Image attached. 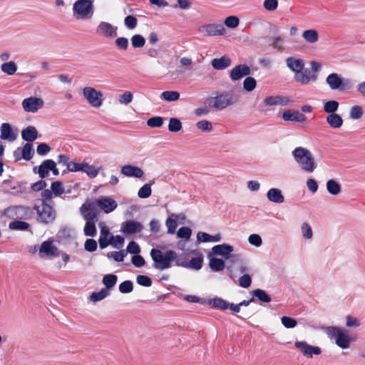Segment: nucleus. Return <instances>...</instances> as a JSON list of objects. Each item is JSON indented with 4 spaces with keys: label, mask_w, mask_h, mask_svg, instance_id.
Listing matches in <instances>:
<instances>
[{
    "label": "nucleus",
    "mask_w": 365,
    "mask_h": 365,
    "mask_svg": "<svg viewBox=\"0 0 365 365\" xmlns=\"http://www.w3.org/2000/svg\"><path fill=\"white\" fill-rule=\"evenodd\" d=\"M150 256L154 262V267L164 270L171 267V262L177 261V253L173 250H167L163 252L158 249L153 248L150 251Z\"/></svg>",
    "instance_id": "nucleus-1"
},
{
    "label": "nucleus",
    "mask_w": 365,
    "mask_h": 365,
    "mask_svg": "<svg viewBox=\"0 0 365 365\" xmlns=\"http://www.w3.org/2000/svg\"><path fill=\"white\" fill-rule=\"evenodd\" d=\"M325 333L331 340H334L339 348L346 349L349 347L351 338L345 329L336 326H329L326 328Z\"/></svg>",
    "instance_id": "nucleus-2"
},
{
    "label": "nucleus",
    "mask_w": 365,
    "mask_h": 365,
    "mask_svg": "<svg viewBox=\"0 0 365 365\" xmlns=\"http://www.w3.org/2000/svg\"><path fill=\"white\" fill-rule=\"evenodd\" d=\"M292 155L303 170L312 173L316 168L314 159L307 148L297 147L292 151Z\"/></svg>",
    "instance_id": "nucleus-3"
},
{
    "label": "nucleus",
    "mask_w": 365,
    "mask_h": 365,
    "mask_svg": "<svg viewBox=\"0 0 365 365\" xmlns=\"http://www.w3.org/2000/svg\"><path fill=\"white\" fill-rule=\"evenodd\" d=\"M93 13V2L90 0H77L73 5V16L77 19H90Z\"/></svg>",
    "instance_id": "nucleus-4"
},
{
    "label": "nucleus",
    "mask_w": 365,
    "mask_h": 365,
    "mask_svg": "<svg viewBox=\"0 0 365 365\" xmlns=\"http://www.w3.org/2000/svg\"><path fill=\"white\" fill-rule=\"evenodd\" d=\"M34 210H36V220L43 225L53 223L56 218V212L53 205L48 203L35 205Z\"/></svg>",
    "instance_id": "nucleus-5"
},
{
    "label": "nucleus",
    "mask_w": 365,
    "mask_h": 365,
    "mask_svg": "<svg viewBox=\"0 0 365 365\" xmlns=\"http://www.w3.org/2000/svg\"><path fill=\"white\" fill-rule=\"evenodd\" d=\"M208 101L213 103L212 108L217 110H220L236 103L237 98H235L232 94L223 91L217 92L215 97L209 98Z\"/></svg>",
    "instance_id": "nucleus-6"
},
{
    "label": "nucleus",
    "mask_w": 365,
    "mask_h": 365,
    "mask_svg": "<svg viewBox=\"0 0 365 365\" xmlns=\"http://www.w3.org/2000/svg\"><path fill=\"white\" fill-rule=\"evenodd\" d=\"M83 96L88 103L94 107L99 108L103 104V93L93 87L86 86L83 88Z\"/></svg>",
    "instance_id": "nucleus-7"
},
{
    "label": "nucleus",
    "mask_w": 365,
    "mask_h": 365,
    "mask_svg": "<svg viewBox=\"0 0 365 365\" xmlns=\"http://www.w3.org/2000/svg\"><path fill=\"white\" fill-rule=\"evenodd\" d=\"M326 83L331 90L343 91L350 85L349 79L342 78L337 73H331L326 78Z\"/></svg>",
    "instance_id": "nucleus-8"
},
{
    "label": "nucleus",
    "mask_w": 365,
    "mask_h": 365,
    "mask_svg": "<svg viewBox=\"0 0 365 365\" xmlns=\"http://www.w3.org/2000/svg\"><path fill=\"white\" fill-rule=\"evenodd\" d=\"M6 213L10 217L20 220H29L34 214L31 207L24 205L11 206L6 209Z\"/></svg>",
    "instance_id": "nucleus-9"
},
{
    "label": "nucleus",
    "mask_w": 365,
    "mask_h": 365,
    "mask_svg": "<svg viewBox=\"0 0 365 365\" xmlns=\"http://www.w3.org/2000/svg\"><path fill=\"white\" fill-rule=\"evenodd\" d=\"M80 213L86 221H98V211L94 201L87 200L80 207Z\"/></svg>",
    "instance_id": "nucleus-10"
},
{
    "label": "nucleus",
    "mask_w": 365,
    "mask_h": 365,
    "mask_svg": "<svg viewBox=\"0 0 365 365\" xmlns=\"http://www.w3.org/2000/svg\"><path fill=\"white\" fill-rule=\"evenodd\" d=\"M233 250L232 245L225 243L215 245L212 248V252L214 255L222 256L225 259H230L231 262L235 263L239 260V255H232Z\"/></svg>",
    "instance_id": "nucleus-11"
},
{
    "label": "nucleus",
    "mask_w": 365,
    "mask_h": 365,
    "mask_svg": "<svg viewBox=\"0 0 365 365\" xmlns=\"http://www.w3.org/2000/svg\"><path fill=\"white\" fill-rule=\"evenodd\" d=\"M203 255L197 252V256L192 257L189 262L182 259L180 257L175 262V265L193 270H200L203 264Z\"/></svg>",
    "instance_id": "nucleus-12"
},
{
    "label": "nucleus",
    "mask_w": 365,
    "mask_h": 365,
    "mask_svg": "<svg viewBox=\"0 0 365 365\" xmlns=\"http://www.w3.org/2000/svg\"><path fill=\"white\" fill-rule=\"evenodd\" d=\"M143 230L141 222L135 220H127L122 223L120 231L126 236L140 233Z\"/></svg>",
    "instance_id": "nucleus-13"
},
{
    "label": "nucleus",
    "mask_w": 365,
    "mask_h": 365,
    "mask_svg": "<svg viewBox=\"0 0 365 365\" xmlns=\"http://www.w3.org/2000/svg\"><path fill=\"white\" fill-rule=\"evenodd\" d=\"M43 101L41 98L29 97L24 99L22 107L26 112L36 113L43 106Z\"/></svg>",
    "instance_id": "nucleus-14"
},
{
    "label": "nucleus",
    "mask_w": 365,
    "mask_h": 365,
    "mask_svg": "<svg viewBox=\"0 0 365 365\" xmlns=\"http://www.w3.org/2000/svg\"><path fill=\"white\" fill-rule=\"evenodd\" d=\"M97 207L108 214L116 209L118 204L110 197H101L94 201Z\"/></svg>",
    "instance_id": "nucleus-15"
},
{
    "label": "nucleus",
    "mask_w": 365,
    "mask_h": 365,
    "mask_svg": "<svg viewBox=\"0 0 365 365\" xmlns=\"http://www.w3.org/2000/svg\"><path fill=\"white\" fill-rule=\"evenodd\" d=\"M294 346L296 348L299 349L305 356L308 358H312L314 354L319 355L322 353V350L319 347L311 346L304 341H296L294 343Z\"/></svg>",
    "instance_id": "nucleus-16"
},
{
    "label": "nucleus",
    "mask_w": 365,
    "mask_h": 365,
    "mask_svg": "<svg viewBox=\"0 0 365 365\" xmlns=\"http://www.w3.org/2000/svg\"><path fill=\"white\" fill-rule=\"evenodd\" d=\"M200 31L205 32L206 36H223L226 30L222 24H208L202 26Z\"/></svg>",
    "instance_id": "nucleus-17"
},
{
    "label": "nucleus",
    "mask_w": 365,
    "mask_h": 365,
    "mask_svg": "<svg viewBox=\"0 0 365 365\" xmlns=\"http://www.w3.org/2000/svg\"><path fill=\"white\" fill-rule=\"evenodd\" d=\"M251 73L250 67L246 64H240L235 66L231 71L230 76L232 81H239L243 77H247Z\"/></svg>",
    "instance_id": "nucleus-18"
},
{
    "label": "nucleus",
    "mask_w": 365,
    "mask_h": 365,
    "mask_svg": "<svg viewBox=\"0 0 365 365\" xmlns=\"http://www.w3.org/2000/svg\"><path fill=\"white\" fill-rule=\"evenodd\" d=\"M96 33L105 37H115L117 36V27L110 23L101 21L97 26Z\"/></svg>",
    "instance_id": "nucleus-19"
},
{
    "label": "nucleus",
    "mask_w": 365,
    "mask_h": 365,
    "mask_svg": "<svg viewBox=\"0 0 365 365\" xmlns=\"http://www.w3.org/2000/svg\"><path fill=\"white\" fill-rule=\"evenodd\" d=\"M282 118L285 121L304 123L307 120L304 114L297 110L289 109L283 112Z\"/></svg>",
    "instance_id": "nucleus-20"
},
{
    "label": "nucleus",
    "mask_w": 365,
    "mask_h": 365,
    "mask_svg": "<svg viewBox=\"0 0 365 365\" xmlns=\"http://www.w3.org/2000/svg\"><path fill=\"white\" fill-rule=\"evenodd\" d=\"M53 163V160L51 159L44 160L39 166L33 168V172L38 174L41 179L46 178L48 176Z\"/></svg>",
    "instance_id": "nucleus-21"
},
{
    "label": "nucleus",
    "mask_w": 365,
    "mask_h": 365,
    "mask_svg": "<svg viewBox=\"0 0 365 365\" xmlns=\"http://www.w3.org/2000/svg\"><path fill=\"white\" fill-rule=\"evenodd\" d=\"M287 67L294 73L299 71H302L304 68V61L301 58L290 56L285 59Z\"/></svg>",
    "instance_id": "nucleus-22"
},
{
    "label": "nucleus",
    "mask_w": 365,
    "mask_h": 365,
    "mask_svg": "<svg viewBox=\"0 0 365 365\" xmlns=\"http://www.w3.org/2000/svg\"><path fill=\"white\" fill-rule=\"evenodd\" d=\"M39 252L46 256L58 257L59 255L58 248L53 245L51 240H46L41 243L39 247Z\"/></svg>",
    "instance_id": "nucleus-23"
},
{
    "label": "nucleus",
    "mask_w": 365,
    "mask_h": 365,
    "mask_svg": "<svg viewBox=\"0 0 365 365\" xmlns=\"http://www.w3.org/2000/svg\"><path fill=\"white\" fill-rule=\"evenodd\" d=\"M121 173L127 177H133L137 178H140L144 175V172L140 168L131 165H125L123 166L121 168Z\"/></svg>",
    "instance_id": "nucleus-24"
},
{
    "label": "nucleus",
    "mask_w": 365,
    "mask_h": 365,
    "mask_svg": "<svg viewBox=\"0 0 365 365\" xmlns=\"http://www.w3.org/2000/svg\"><path fill=\"white\" fill-rule=\"evenodd\" d=\"M266 195L268 200L272 202L280 204L284 202V197L279 188L269 189Z\"/></svg>",
    "instance_id": "nucleus-25"
},
{
    "label": "nucleus",
    "mask_w": 365,
    "mask_h": 365,
    "mask_svg": "<svg viewBox=\"0 0 365 365\" xmlns=\"http://www.w3.org/2000/svg\"><path fill=\"white\" fill-rule=\"evenodd\" d=\"M110 236H113V235L110 232L109 230L106 226L102 227L98 239L101 249H105L110 245Z\"/></svg>",
    "instance_id": "nucleus-26"
},
{
    "label": "nucleus",
    "mask_w": 365,
    "mask_h": 365,
    "mask_svg": "<svg viewBox=\"0 0 365 365\" xmlns=\"http://www.w3.org/2000/svg\"><path fill=\"white\" fill-rule=\"evenodd\" d=\"M38 137V132L34 126L29 125L21 131V138L27 142H33Z\"/></svg>",
    "instance_id": "nucleus-27"
},
{
    "label": "nucleus",
    "mask_w": 365,
    "mask_h": 365,
    "mask_svg": "<svg viewBox=\"0 0 365 365\" xmlns=\"http://www.w3.org/2000/svg\"><path fill=\"white\" fill-rule=\"evenodd\" d=\"M184 218L185 215L182 213L179 215L172 214L165 222L166 227L168 228V233L174 234L177 227V220L180 218Z\"/></svg>",
    "instance_id": "nucleus-28"
},
{
    "label": "nucleus",
    "mask_w": 365,
    "mask_h": 365,
    "mask_svg": "<svg viewBox=\"0 0 365 365\" xmlns=\"http://www.w3.org/2000/svg\"><path fill=\"white\" fill-rule=\"evenodd\" d=\"M0 138L2 140H9L13 141L16 139V135L13 133L11 125L8 123H4L0 127Z\"/></svg>",
    "instance_id": "nucleus-29"
},
{
    "label": "nucleus",
    "mask_w": 365,
    "mask_h": 365,
    "mask_svg": "<svg viewBox=\"0 0 365 365\" xmlns=\"http://www.w3.org/2000/svg\"><path fill=\"white\" fill-rule=\"evenodd\" d=\"M207 304L212 308L220 310H226L228 309L229 306V302L218 297L210 299Z\"/></svg>",
    "instance_id": "nucleus-30"
},
{
    "label": "nucleus",
    "mask_w": 365,
    "mask_h": 365,
    "mask_svg": "<svg viewBox=\"0 0 365 365\" xmlns=\"http://www.w3.org/2000/svg\"><path fill=\"white\" fill-rule=\"evenodd\" d=\"M294 78L297 82L300 83L302 85H307L310 81H316L317 76L315 74L308 76L305 73H303L302 71H299L298 72L294 73Z\"/></svg>",
    "instance_id": "nucleus-31"
},
{
    "label": "nucleus",
    "mask_w": 365,
    "mask_h": 365,
    "mask_svg": "<svg viewBox=\"0 0 365 365\" xmlns=\"http://www.w3.org/2000/svg\"><path fill=\"white\" fill-rule=\"evenodd\" d=\"M211 64L215 69L223 70L230 66L231 61L227 56H222L219 58L212 59Z\"/></svg>",
    "instance_id": "nucleus-32"
},
{
    "label": "nucleus",
    "mask_w": 365,
    "mask_h": 365,
    "mask_svg": "<svg viewBox=\"0 0 365 365\" xmlns=\"http://www.w3.org/2000/svg\"><path fill=\"white\" fill-rule=\"evenodd\" d=\"M326 120L327 123L332 128H339L343 124L341 116L336 113L328 115Z\"/></svg>",
    "instance_id": "nucleus-33"
},
{
    "label": "nucleus",
    "mask_w": 365,
    "mask_h": 365,
    "mask_svg": "<svg viewBox=\"0 0 365 365\" xmlns=\"http://www.w3.org/2000/svg\"><path fill=\"white\" fill-rule=\"evenodd\" d=\"M264 103L266 106H277V105H287L288 99L281 96H268L264 99Z\"/></svg>",
    "instance_id": "nucleus-34"
},
{
    "label": "nucleus",
    "mask_w": 365,
    "mask_h": 365,
    "mask_svg": "<svg viewBox=\"0 0 365 365\" xmlns=\"http://www.w3.org/2000/svg\"><path fill=\"white\" fill-rule=\"evenodd\" d=\"M303 39L309 43H314L319 41V36L317 31L314 29L305 30L302 35Z\"/></svg>",
    "instance_id": "nucleus-35"
},
{
    "label": "nucleus",
    "mask_w": 365,
    "mask_h": 365,
    "mask_svg": "<svg viewBox=\"0 0 365 365\" xmlns=\"http://www.w3.org/2000/svg\"><path fill=\"white\" fill-rule=\"evenodd\" d=\"M209 266L212 272H221L225 267V263L222 259L212 257L210 259Z\"/></svg>",
    "instance_id": "nucleus-36"
},
{
    "label": "nucleus",
    "mask_w": 365,
    "mask_h": 365,
    "mask_svg": "<svg viewBox=\"0 0 365 365\" xmlns=\"http://www.w3.org/2000/svg\"><path fill=\"white\" fill-rule=\"evenodd\" d=\"M252 294L254 297H256L259 301L264 303H269L272 300L271 297L266 291L261 289H255Z\"/></svg>",
    "instance_id": "nucleus-37"
},
{
    "label": "nucleus",
    "mask_w": 365,
    "mask_h": 365,
    "mask_svg": "<svg viewBox=\"0 0 365 365\" xmlns=\"http://www.w3.org/2000/svg\"><path fill=\"white\" fill-rule=\"evenodd\" d=\"M21 157L23 158L24 160L29 161L33 158L34 155V150L33 149L32 144L27 143L23 148H21Z\"/></svg>",
    "instance_id": "nucleus-38"
},
{
    "label": "nucleus",
    "mask_w": 365,
    "mask_h": 365,
    "mask_svg": "<svg viewBox=\"0 0 365 365\" xmlns=\"http://www.w3.org/2000/svg\"><path fill=\"white\" fill-rule=\"evenodd\" d=\"M101 169V167L96 168L93 165H91L88 163L83 162V167L82 172L86 173V175L90 178H94L98 175Z\"/></svg>",
    "instance_id": "nucleus-39"
},
{
    "label": "nucleus",
    "mask_w": 365,
    "mask_h": 365,
    "mask_svg": "<svg viewBox=\"0 0 365 365\" xmlns=\"http://www.w3.org/2000/svg\"><path fill=\"white\" fill-rule=\"evenodd\" d=\"M30 225L22 220H14L9 225V228L13 230L25 231L29 230Z\"/></svg>",
    "instance_id": "nucleus-40"
},
{
    "label": "nucleus",
    "mask_w": 365,
    "mask_h": 365,
    "mask_svg": "<svg viewBox=\"0 0 365 365\" xmlns=\"http://www.w3.org/2000/svg\"><path fill=\"white\" fill-rule=\"evenodd\" d=\"M118 280V277L114 274H106L103 277V283L107 290L113 288Z\"/></svg>",
    "instance_id": "nucleus-41"
},
{
    "label": "nucleus",
    "mask_w": 365,
    "mask_h": 365,
    "mask_svg": "<svg viewBox=\"0 0 365 365\" xmlns=\"http://www.w3.org/2000/svg\"><path fill=\"white\" fill-rule=\"evenodd\" d=\"M327 189L331 195H336L341 192V185L334 180H329L327 182Z\"/></svg>",
    "instance_id": "nucleus-42"
},
{
    "label": "nucleus",
    "mask_w": 365,
    "mask_h": 365,
    "mask_svg": "<svg viewBox=\"0 0 365 365\" xmlns=\"http://www.w3.org/2000/svg\"><path fill=\"white\" fill-rule=\"evenodd\" d=\"M339 106V103L337 101L331 100L324 103V110L325 113L329 114H332L336 113Z\"/></svg>",
    "instance_id": "nucleus-43"
},
{
    "label": "nucleus",
    "mask_w": 365,
    "mask_h": 365,
    "mask_svg": "<svg viewBox=\"0 0 365 365\" xmlns=\"http://www.w3.org/2000/svg\"><path fill=\"white\" fill-rule=\"evenodd\" d=\"M160 98L168 102L175 101L179 99L180 93L175 91H166L161 93Z\"/></svg>",
    "instance_id": "nucleus-44"
},
{
    "label": "nucleus",
    "mask_w": 365,
    "mask_h": 365,
    "mask_svg": "<svg viewBox=\"0 0 365 365\" xmlns=\"http://www.w3.org/2000/svg\"><path fill=\"white\" fill-rule=\"evenodd\" d=\"M1 69L4 73H6L7 75L11 76L16 73L17 70V66L14 61H9L4 63L1 65Z\"/></svg>",
    "instance_id": "nucleus-45"
},
{
    "label": "nucleus",
    "mask_w": 365,
    "mask_h": 365,
    "mask_svg": "<svg viewBox=\"0 0 365 365\" xmlns=\"http://www.w3.org/2000/svg\"><path fill=\"white\" fill-rule=\"evenodd\" d=\"M96 221H89L86 222L83 228L84 235L86 236L94 237L96 235Z\"/></svg>",
    "instance_id": "nucleus-46"
},
{
    "label": "nucleus",
    "mask_w": 365,
    "mask_h": 365,
    "mask_svg": "<svg viewBox=\"0 0 365 365\" xmlns=\"http://www.w3.org/2000/svg\"><path fill=\"white\" fill-rule=\"evenodd\" d=\"M182 123L177 118H171L169 120L168 130L173 133H177L182 129Z\"/></svg>",
    "instance_id": "nucleus-47"
},
{
    "label": "nucleus",
    "mask_w": 365,
    "mask_h": 365,
    "mask_svg": "<svg viewBox=\"0 0 365 365\" xmlns=\"http://www.w3.org/2000/svg\"><path fill=\"white\" fill-rule=\"evenodd\" d=\"M51 190L55 197L60 196L65 192V189L61 181L53 182L51 185Z\"/></svg>",
    "instance_id": "nucleus-48"
},
{
    "label": "nucleus",
    "mask_w": 365,
    "mask_h": 365,
    "mask_svg": "<svg viewBox=\"0 0 365 365\" xmlns=\"http://www.w3.org/2000/svg\"><path fill=\"white\" fill-rule=\"evenodd\" d=\"M257 86L256 80L251 76H247L243 81V89L247 92L252 91Z\"/></svg>",
    "instance_id": "nucleus-49"
},
{
    "label": "nucleus",
    "mask_w": 365,
    "mask_h": 365,
    "mask_svg": "<svg viewBox=\"0 0 365 365\" xmlns=\"http://www.w3.org/2000/svg\"><path fill=\"white\" fill-rule=\"evenodd\" d=\"M151 183H146L139 189L138 196L140 198H148L151 195Z\"/></svg>",
    "instance_id": "nucleus-50"
},
{
    "label": "nucleus",
    "mask_w": 365,
    "mask_h": 365,
    "mask_svg": "<svg viewBox=\"0 0 365 365\" xmlns=\"http://www.w3.org/2000/svg\"><path fill=\"white\" fill-rule=\"evenodd\" d=\"M108 294V290L106 289H102L99 292H93L90 296V299L91 301L96 302L105 299Z\"/></svg>",
    "instance_id": "nucleus-51"
},
{
    "label": "nucleus",
    "mask_w": 365,
    "mask_h": 365,
    "mask_svg": "<svg viewBox=\"0 0 365 365\" xmlns=\"http://www.w3.org/2000/svg\"><path fill=\"white\" fill-rule=\"evenodd\" d=\"M127 253L125 251L123 250L120 251L110 252L107 254V257L108 258H113L115 262H121L123 261Z\"/></svg>",
    "instance_id": "nucleus-52"
},
{
    "label": "nucleus",
    "mask_w": 365,
    "mask_h": 365,
    "mask_svg": "<svg viewBox=\"0 0 365 365\" xmlns=\"http://www.w3.org/2000/svg\"><path fill=\"white\" fill-rule=\"evenodd\" d=\"M131 43L133 48H142L145 43V39L143 36L135 34L131 38Z\"/></svg>",
    "instance_id": "nucleus-53"
},
{
    "label": "nucleus",
    "mask_w": 365,
    "mask_h": 365,
    "mask_svg": "<svg viewBox=\"0 0 365 365\" xmlns=\"http://www.w3.org/2000/svg\"><path fill=\"white\" fill-rule=\"evenodd\" d=\"M133 289V283L130 280H125L120 284L119 291L122 294L130 293Z\"/></svg>",
    "instance_id": "nucleus-54"
},
{
    "label": "nucleus",
    "mask_w": 365,
    "mask_h": 365,
    "mask_svg": "<svg viewBox=\"0 0 365 365\" xmlns=\"http://www.w3.org/2000/svg\"><path fill=\"white\" fill-rule=\"evenodd\" d=\"M281 322L287 329L294 328L297 324V321L295 319L287 316L282 317Z\"/></svg>",
    "instance_id": "nucleus-55"
},
{
    "label": "nucleus",
    "mask_w": 365,
    "mask_h": 365,
    "mask_svg": "<svg viewBox=\"0 0 365 365\" xmlns=\"http://www.w3.org/2000/svg\"><path fill=\"white\" fill-rule=\"evenodd\" d=\"M192 235V230L187 227H181L177 232V236L179 238L185 239L188 240Z\"/></svg>",
    "instance_id": "nucleus-56"
},
{
    "label": "nucleus",
    "mask_w": 365,
    "mask_h": 365,
    "mask_svg": "<svg viewBox=\"0 0 365 365\" xmlns=\"http://www.w3.org/2000/svg\"><path fill=\"white\" fill-rule=\"evenodd\" d=\"M225 26L230 29L237 28L240 24V19L237 16H230L225 19Z\"/></svg>",
    "instance_id": "nucleus-57"
},
{
    "label": "nucleus",
    "mask_w": 365,
    "mask_h": 365,
    "mask_svg": "<svg viewBox=\"0 0 365 365\" xmlns=\"http://www.w3.org/2000/svg\"><path fill=\"white\" fill-rule=\"evenodd\" d=\"M163 123V118L160 116L152 117L147 120V125L151 128H160Z\"/></svg>",
    "instance_id": "nucleus-58"
},
{
    "label": "nucleus",
    "mask_w": 365,
    "mask_h": 365,
    "mask_svg": "<svg viewBox=\"0 0 365 365\" xmlns=\"http://www.w3.org/2000/svg\"><path fill=\"white\" fill-rule=\"evenodd\" d=\"M363 115L362 108L359 106H353L349 113V116L351 119H359Z\"/></svg>",
    "instance_id": "nucleus-59"
},
{
    "label": "nucleus",
    "mask_w": 365,
    "mask_h": 365,
    "mask_svg": "<svg viewBox=\"0 0 365 365\" xmlns=\"http://www.w3.org/2000/svg\"><path fill=\"white\" fill-rule=\"evenodd\" d=\"M197 128L204 132L211 131L212 129V123L207 120L198 121L196 124Z\"/></svg>",
    "instance_id": "nucleus-60"
},
{
    "label": "nucleus",
    "mask_w": 365,
    "mask_h": 365,
    "mask_svg": "<svg viewBox=\"0 0 365 365\" xmlns=\"http://www.w3.org/2000/svg\"><path fill=\"white\" fill-rule=\"evenodd\" d=\"M302 235L304 238L310 240L312 238L313 232L311 226L307 222H304L301 226Z\"/></svg>",
    "instance_id": "nucleus-61"
},
{
    "label": "nucleus",
    "mask_w": 365,
    "mask_h": 365,
    "mask_svg": "<svg viewBox=\"0 0 365 365\" xmlns=\"http://www.w3.org/2000/svg\"><path fill=\"white\" fill-rule=\"evenodd\" d=\"M133 94L130 91H125L119 96L118 101L121 104L128 105L133 101Z\"/></svg>",
    "instance_id": "nucleus-62"
},
{
    "label": "nucleus",
    "mask_w": 365,
    "mask_h": 365,
    "mask_svg": "<svg viewBox=\"0 0 365 365\" xmlns=\"http://www.w3.org/2000/svg\"><path fill=\"white\" fill-rule=\"evenodd\" d=\"M124 243V237L121 235L110 236V244L115 248H120Z\"/></svg>",
    "instance_id": "nucleus-63"
},
{
    "label": "nucleus",
    "mask_w": 365,
    "mask_h": 365,
    "mask_svg": "<svg viewBox=\"0 0 365 365\" xmlns=\"http://www.w3.org/2000/svg\"><path fill=\"white\" fill-rule=\"evenodd\" d=\"M252 284V278L247 274H244L239 278V284L242 288H247Z\"/></svg>",
    "instance_id": "nucleus-64"
}]
</instances>
